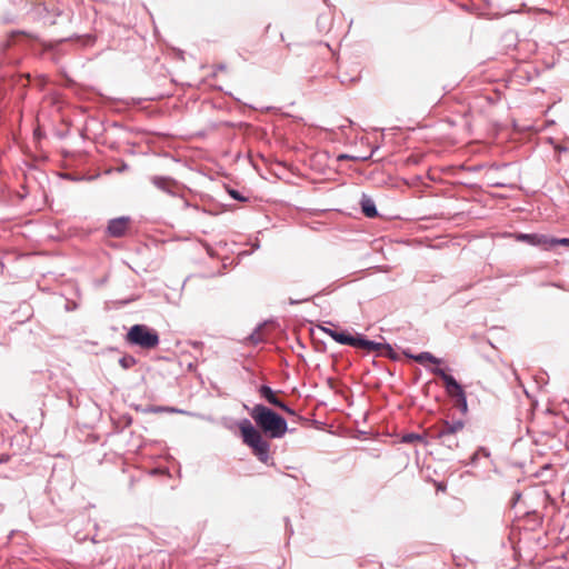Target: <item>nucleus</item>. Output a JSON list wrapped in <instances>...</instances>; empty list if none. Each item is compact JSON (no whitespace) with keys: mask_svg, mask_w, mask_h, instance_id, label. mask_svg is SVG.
<instances>
[{"mask_svg":"<svg viewBox=\"0 0 569 569\" xmlns=\"http://www.w3.org/2000/svg\"><path fill=\"white\" fill-rule=\"evenodd\" d=\"M415 441L427 443L425 441L423 436L420 435V433L410 432V433L403 435L402 438H401V442L402 443H412Z\"/></svg>","mask_w":569,"mask_h":569,"instance_id":"2eb2a0df","label":"nucleus"},{"mask_svg":"<svg viewBox=\"0 0 569 569\" xmlns=\"http://www.w3.org/2000/svg\"><path fill=\"white\" fill-rule=\"evenodd\" d=\"M465 427L462 420H443L441 426L435 430L433 438L448 449H456L459 446L457 433Z\"/></svg>","mask_w":569,"mask_h":569,"instance_id":"20e7f679","label":"nucleus"},{"mask_svg":"<svg viewBox=\"0 0 569 569\" xmlns=\"http://www.w3.org/2000/svg\"><path fill=\"white\" fill-rule=\"evenodd\" d=\"M276 407L280 408L281 410H283L284 412H287L291 416L296 415V411L292 408H290L286 402H283L282 400H280L279 405H276Z\"/></svg>","mask_w":569,"mask_h":569,"instance_id":"aec40b11","label":"nucleus"},{"mask_svg":"<svg viewBox=\"0 0 569 569\" xmlns=\"http://www.w3.org/2000/svg\"><path fill=\"white\" fill-rule=\"evenodd\" d=\"M360 207H361V212L367 218H376L379 214L375 201L372 200L371 197H369L366 193H362V196H361Z\"/></svg>","mask_w":569,"mask_h":569,"instance_id":"9b49d317","label":"nucleus"},{"mask_svg":"<svg viewBox=\"0 0 569 569\" xmlns=\"http://www.w3.org/2000/svg\"><path fill=\"white\" fill-rule=\"evenodd\" d=\"M24 36L31 40L39 41L38 34L29 33L22 30H13L8 34V39L3 42V47L7 49L14 43L17 37Z\"/></svg>","mask_w":569,"mask_h":569,"instance_id":"f8f14e48","label":"nucleus"},{"mask_svg":"<svg viewBox=\"0 0 569 569\" xmlns=\"http://www.w3.org/2000/svg\"><path fill=\"white\" fill-rule=\"evenodd\" d=\"M168 410L171 411V412H179V413H184L186 412L183 410H179V409H174V408H169Z\"/></svg>","mask_w":569,"mask_h":569,"instance_id":"393cba45","label":"nucleus"},{"mask_svg":"<svg viewBox=\"0 0 569 569\" xmlns=\"http://www.w3.org/2000/svg\"><path fill=\"white\" fill-rule=\"evenodd\" d=\"M303 301H308V299H302V300H293V299H290L289 303H290V305H298V303L303 302Z\"/></svg>","mask_w":569,"mask_h":569,"instance_id":"b1692460","label":"nucleus"},{"mask_svg":"<svg viewBox=\"0 0 569 569\" xmlns=\"http://www.w3.org/2000/svg\"><path fill=\"white\" fill-rule=\"evenodd\" d=\"M137 363V359L133 356L126 355L119 359V365L123 369H130Z\"/></svg>","mask_w":569,"mask_h":569,"instance_id":"dca6fc26","label":"nucleus"},{"mask_svg":"<svg viewBox=\"0 0 569 569\" xmlns=\"http://www.w3.org/2000/svg\"><path fill=\"white\" fill-rule=\"evenodd\" d=\"M320 329L328 335L336 342L345 346L353 347L356 346L357 335H351L347 330H337L327 327H320Z\"/></svg>","mask_w":569,"mask_h":569,"instance_id":"1a4fd4ad","label":"nucleus"},{"mask_svg":"<svg viewBox=\"0 0 569 569\" xmlns=\"http://www.w3.org/2000/svg\"><path fill=\"white\" fill-rule=\"evenodd\" d=\"M149 180L160 191L171 197L178 196L177 190L180 184L176 179L168 176H151Z\"/></svg>","mask_w":569,"mask_h":569,"instance_id":"0eeeda50","label":"nucleus"},{"mask_svg":"<svg viewBox=\"0 0 569 569\" xmlns=\"http://www.w3.org/2000/svg\"><path fill=\"white\" fill-rule=\"evenodd\" d=\"M130 222L129 217H119L109 220L107 226V233L110 237L120 238L124 236Z\"/></svg>","mask_w":569,"mask_h":569,"instance_id":"9d476101","label":"nucleus"},{"mask_svg":"<svg viewBox=\"0 0 569 569\" xmlns=\"http://www.w3.org/2000/svg\"><path fill=\"white\" fill-rule=\"evenodd\" d=\"M124 340L129 346L151 350L159 345L160 337L157 330L148 327L147 325L137 323L129 328Z\"/></svg>","mask_w":569,"mask_h":569,"instance_id":"f03ea898","label":"nucleus"},{"mask_svg":"<svg viewBox=\"0 0 569 569\" xmlns=\"http://www.w3.org/2000/svg\"><path fill=\"white\" fill-rule=\"evenodd\" d=\"M247 341H249L252 345H258L262 342V337L260 335V327H258L252 333H250L247 338Z\"/></svg>","mask_w":569,"mask_h":569,"instance_id":"a211bd4d","label":"nucleus"},{"mask_svg":"<svg viewBox=\"0 0 569 569\" xmlns=\"http://www.w3.org/2000/svg\"><path fill=\"white\" fill-rule=\"evenodd\" d=\"M431 373L442 379L446 390L450 398L455 401V407L461 412L467 413L468 402L467 396L462 386L455 379L453 376L448 375L443 369L435 367L430 369Z\"/></svg>","mask_w":569,"mask_h":569,"instance_id":"7ed1b4c3","label":"nucleus"},{"mask_svg":"<svg viewBox=\"0 0 569 569\" xmlns=\"http://www.w3.org/2000/svg\"><path fill=\"white\" fill-rule=\"evenodd\" d=\"M477 451L480 453V456H483V457H486V458H489V457H490V451H489V449H488V448H486V447H479V448L477 449Z\"/></svg>","mask_w":569,"mask_h":569,"instance_id":"4be33fe9","label":"nucleus"},{"mask_svg":"<svg viewBox=\"0 0 569 569\" xmlns=\"http://www.w3.org/2000/svg\"><path fill=\"white\" fill-rule=\"evenodd\" d=\"M250 417L253 419L256 426L247 418L240 420L238 423L242 441L246 446L251 448L259 461L267 463L270 459V443L263 439L261 432L271 439L281 438L288 430L287 420L261 403L253 406L250 410Z\"/></svg>","mask_w":569,"mask_h":569,"instance_id":"f257e3e1","label":"nucleus"},{"mask_svg":"<svg viewBox=\"0 0 569 569\" xmlns=\"http://www.w3.org/2000/svg\"><path fill=\"white\" fill-rule=\"evenodd\" d=\"M369 157H362V158H359V157H355V156H349V154H340L338 157V160H347V159H350V160H367Z\"/></svg>","mask_w":569,"mask_h":569,"instance_id":"412c9836","label":"nucleus"},{"mask_svg":"<svg viewBox=\"0 0 569 569\" xmlns=\"http://www.w3.org/2000/svg\"><path fill=\"white\" fill-rule=\"evenodd\" d=\"M411 358L417 361L418 363H423L426 361H429L435 365H439L441 362V359L435 357L432 353L428 351H422L416 356H411Z\"/></svg>","mask_w":569,"mask_h":569,"instance_id":"4468645a","label":"nucleus"},{"mask_svg":"<svg viewBox=\"0 0 569 569\" xmlns=\"http://www.w3.org/2000/svg\"><path fill=\"white\" fill-rule=\"evenodd\" d=\"M30 14L34 21L42 22L44 26H54L62 11L56 6L49 7L48 3L40 2L32 7Z\"/></svg>","mask_w":569,"mask_h":569,"instance_id":"39448f33","label":"nucleus"},{"mask_svg":"<svg viewBox=\"0 0 569 569\" xmlns=\"http://www.w3.org/2000/svg\"><path fill=\"white\" fill-rule=\"evenodd\" d=\"M355 348L365 349L367 351H380L393 360L397 358L392 347L389 343L369 340L361 333H357V341Z\"/></svg>","mask_w":569,"mask_h":569,"instance_id":"423d86ee","label":"nucleus"},{"mask_svg":"<svg viewBox=\"0 0 569 569\" xmlns=\"http://www.w3.org/2000/svg\"><path fill=\"white\" fill-rule=\"evenodd\" d=\"M557 246H566L569 247V238H553L550 237L549 249H552Z\"/></svg>","mask_w":569,"mask_h":569,"instance_id":"f3484780","label":"nucleus"},{"mask_svg":"<svg viewBox=\"0 0 569 569\" xmlns=\"http://www.w3.org/2000/svg\"><path fill=\"white\" fill-rule=\"evenodd\" d=\"M229 194L232 199L234 200H238V201H241V202H244L248 200L247 197H243L238 190L236 189H231L229 190Z\"/></svg>","mask_w":569,"mask_h":569,"instance_id":"6ab92c4d","label":"nucleus"},{"mask_svg":"<svg viewBox=\"0 0 569 569\" xmlns=\"http://www.w3.org/2000/svg\"><path fill=\"white\" fill-rule=\"evenodd\" d=\"M479 457H480V453L478 451H475L472 453V456L470 457V465L475 466L477 463Z\"/></svg>","mask_w":569,"mask_h":569,"instance_id":"5701e85b","label":"nucleus"},{"mask_svg":"<svg viewBox=\"0 0 569 569\" xmlns=\"http://www.w3.org/2000/svg\"><path fill=\"white\" fill-rule=\"evenodd\" d=\"M515 238L517 241L525 242L533 247H540L545 250H549L550 237L540 233H516Z\"/></svg>","mask_w":569,"mask_h":569,"instance_id":"6e6552de","label":"nucleus"},{"mask_svg":"<svg viewBox=\"0 0 569 569\" xmlns=\"http://www.w3.org/2000/svg\"><path fill=\"white\" fill-rule=\"evenodd\" d=\"M260 396L270 405H279L280 399L276 396V392L268 385H262L259 388Z\"/></svg>","mask_w":569,"mask_h":569,"instance_id":"ddd939ff","label":"nucleus"}]
</instances>
